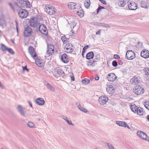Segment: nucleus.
<instances>
[{"label":"nucleus","mask_w":149,"mask_h":149,"mask_svg":"<svg viewBox=\"0 0 149 149\" xmlns=\"http://www.w3.org/2000/svg\"><path fill=\"white\" fill-rule=\"evenodd\" d=\"M57 75L58 77H63L65 75L64 71L61 69H58L57 71Z\"/></svg>","instance_id":"cd10ccee"},{"label":"nucleus","mask_w":149,"mask_h":149,"mask_svg":"<svg viewBox=\"0 0 149 149\" xmlns=\"http://www.w3.org/2000/svg\"><path fill=\"white\" fill-rule=\"evenodd\" d=\"M71 80L72 81H74L75 80L74 77L71 76Z\"/></svg>","instance_id":"052dcab7"},{"label":"nucleus","mask_w":149,"mask_h":149,"mask_svg":"<svg viewBox=\"0 0 149 149\" xmlns=\"http://www.w3.org/2000/svg\"><path fill=\"white\" fill-rule=\"evenodd\" d=\"M61 39L63 43H66L67 41V38L65 37V36H63L61 38Z\"/></svg>","instance_id":"a18cd8bd"},{"label":"nucleus","mask_w":149,"mask_h":149,"mask_svg":"<svg viewBox=\"0 0 149 149\" xmlns=\"http://www.w3.org/2000/svg\"><path fill=\"white\" fill-rule=\"evenodd\" d=\"M141 6L142 7L147 8L148 7V4L144 1H142L140 3Z\"/></svg>","instance_id":"c756f323"},{"label":"nucleus","mask_w":149,"mask_h":149,"mask_svg":"<svg viewBox=\"0 0 149 149\" xmlns=\"http://www.w3.org/2000/svg\"><path fill=\"white\" fill-rule=\"evenodd\" d=\"M138 107L135 104L132 105L131 106V109L132 111L134 113H136L137 111Z\"/></svg>","instance_id":"2f4dec72"},{"label":"nucleus","mask_w":149,"mask_h":149,"mask_svg":"<svg viewBox=\"0 0 149 149\" xmlns=\"http://www.w3.org/2000/svg\"><path fill=\"white\" fill-rule=\"evenodd\" d=\"M137 5L134 2L132 1L128 5V8L131 10H135L137 9Z\"/></svg>","instance_id":"6ab92c4d"},{"label":"nucleus","mask_w":149,"mask_h":149,"mask_svg":"<svg viewBox=\"0 0 149 149\" xmlns=\"http://www.w3.org/2000/svg\"><path fill=\"white\" fill-rule=\"evenodd\" d=\"M144 90L143 88L141 87L139 85H136L134 89L135 93L137 95L142 94L144 92Z\"/></svg>","instance_id":"9d476101"},{"label":"nucleus","mask_w":149,"mask_h":149,"mask_svg":"<svg viewBox=\"0 0 149 149\" xmlns=\"http://www.w3.org/2000/svg\"><path fill=\"white\" fill-rule=\"evenodd\" d=\"M107 144L109 149H115L114 147L111 144L107 143Z\"/></svg>","instance_id":"49530a36"},{"label":"nucleus","mask_w":149,"mask_h":149,"mask_svg":"<svg viewBox=\"0 0 149 149\" xmlns=\"http://www.w3.org/2000/svg\"><path fill=\"white\" fill-rule=\"evenodd\" d=\"M117 76L113 73H110L107 76V80L109 81L113 82L116 80Z\"/></svg>","instance_id":"9b49d317"},{"label":"nucleus","mask_w":149,"mask_h":149,"mask_svg":"<svg viewBox=\"0 0 149 149\" xmlns=\"http://www.w3.org/2000/svg\"><path fill=\"white\" fill-rule=\"evenodd\" d=\"M32 32V29L30 27L27 26L25 28L24 31V34L25 37H28L31 35Z\"/></svg>","instance_id":"f8f14e48"},{"label":"nucleus","mask_w":149,"mask_h":149,"mask_svg":"<svg viewBox=\"0 0 149 149\" xmlns=\"http://www.w3.org/2000/svg\"><path fill=\"white\" fill-rule=\"evenodd\" d=\"M149 51L146 49L142 50L141 54V56L144 58H147L149 57Z\"/></svg>","instance_id":"a211bd4d"},{"label":"nucleus","mask_w":149,"mask_h":149,"mask_svg":"<svg viewBox=\"0 0 149 149\" xmlns=\"http://www.w3.org/2000/svg\"><path fill=\"white\" fill-rule=\"evenodd\" d=\"M110 26L108 24H103V30H107V28H109Z\"/></svg>","instance_id":"58836bf2"},{"label":"nucleus","mask_w":149,"mask_h":149,"mask_svg":"<svg viewBox=\"0 0 149 149\" xmlns=\"http://www.w3.org/2000/svg\"><path fill=\"white\" fill-rule=\"evenodd\" d=\"M94 54L93 52H91L88 53L86 55V58L87 59L89 60L93 58L94 57Z\"/></svg>","instance_id":"393cba45"},{"label":"nucleus","mask_w":149,"mask_h":149,"mask_svg":"<svg viewBox=\"0 0 149 149\" xmlns=\"http://www.w3.org/2000/svg\"><path fill=\"white\" fill-rule=\"evenodd\" d=\"M82 83L85 85H87L89 83L90 81L89 79L85 78L82 81Z\"/></svg>","instance_id":"e433bc0d"},{"label":"nucleus","mask_w":149,"mask_h":149,"mask_svg":"<svg viewBox=\"0 0 149 149\" xmlns=\"http://www.w3.org/2000/svg\"><path fill=\"white\" fill-rule=\"evenodd\" d=\"M144 71L146 75L149 74V69L148 68H145L144 69Z\"/></svg>","instance_id":"c03bdc74"},{"label":"nucleus","mask_w":149,"mask_h":149,"mask_svg":"<svg viewBox=\"0 0 149 149\" xmlns=\"http://www.w3.org/2000/svg\"><path fill=\"white\" fill-rule=\"evenodd\" d=\"M112 65L114 67H116L118 65V63L116 61H113L112 63Z\"/></svg>","instance_id":"de8ad7c7"},{"label":"nucleus","mask_w":149,"mask_h":149,"mask_svg":"<svg viewBox=\"0 0 149 149\" xmlns=\"http://www.w3.org/2000/svg\"><path fill=\"white\" fill-rule=\"evenodd\" d=\"M136 134L137 136L141 139L149 141V137L145 133L139 130L137 131Z\"/></svg>","instance_id":"20e7f679"},{"label":"nucleus","mask_w":149,"mask_h":149,"mask_svg":"<svg viewBox=\"0 0 149 149\" xmlns=\"http://www.w3.org/2000/svg\"><path fill=\"white\" fill-rule=\"evenodd\" d=\"M0 87L1 88H3V85L1 83L0 81Z\"/></svg>","instance_id":"13d9d810"},{"label":"nucleus","mask_w":149,"mask_h":149,"mask_svg":"<svg viewBox=\"0 0 149 149\" xmlns=\"http://www.w3.org/2000/svg\"><path fill=\"white\" fill-rule=\"evenodd\" d=\"M61 118L63 119L69 125H71L72 126L74 125L72 123L71 121V120L69 121L68 120V118L66 116H63L61 117Z\"/></svg>","instance_id":"7c9ffc66"},{"label":"nucleus","mask_w":149,"mask_h":149,"mask_svg":"<svg viewBox=\"0 0 149 149\" xmlns=\"http://www.w3.org/2000/svg\"><path fill=\"white\" fill-rule=\"evenodd\" d=\"M11 41L13 43H14V41L13 40H12V41L11 40Z\"/></svg>","instance_id":"774afa93"},{"label":"nucleus","mask_w":149,"mask_h":149,"mask_svg":"<svg viewBox=\"0 0 149 149\" xmlns=\"http://www.w3.org/2000/svg\"><path fill=\"white\" fill-rule=\"evenodd\" d=\"M107 92L110 94H112L114 91V88L112 85L108 86L106 88Z\"/></svg>","instance_id":"412c9836"},{"label":"nucleus","mask_w":149,"mask_h":149,"mask_svg":"<svg viewBox=\"0 0 149 149\" xmlns=\"http://www.w3.org/2000/svg\"><path fill=\"white\" fill-rule=\"evenodd\" d=\"M108 100V98L107 96L103 95V104L104 103H105L107 102ZM103 105L104 104H103Z\"/></svg>","instance_id":"79ce46f5"},{"label":"nucleus","mask_w":149,"mask_h":149,"mask_svg":"<svg viewBox=\"0 0 149 149\" xmlns=\"http://www.w3.org/2000/svg\"><path fill=\"white\" fill-rule=\"evenodd\" d=\"M33 116L36 117V119L38 120V121L40 120V118L39 116L36 115H33Z\"/></svg>","instance_id":"3c124183"},{"label":"nucleus","mask_w":149,"mask_h":149,"mask_svg":"<svg viewBox=\"0 0 149 149\" xmlns=\"http://www.w3.org/2000/svg\"><path fill=\"white\" fill-rule=\"evenodd\" d=\"M146 118L149 121V115H148L146 117Z\"/></svg>","instance_id":"e2e57ef3"},{"label":"nucleus","mask_w":149,"mask_h":149,"mask_svg":"<svg viewBox=\"0 0 149 149\" xmlns=\"http://www.w3.org/2000/svg\"><path fill=\"white\" fill-rule=\"evenodd\" d=\"M99 79V76L97 75V76H96V77L95 78V80H98Z\"/></svg>","instance_id":"bf43d9fd"},{"label":"nucleus","mask_w":149,"mask_h":149,"mask_svg":"<svg viewBox=\"0 0 149 149\" xmlns=\"http://www.w3.org/2000/svg\"><path fill=\"white\" fill-rule=\"evenodd\" d=\"M99 1L102 3V0H99Z\"/></svg>","instance_id":"338daca9"},{"label":"nucleus","mask_w":149,"mask_h":149,"mask_svg":"<svg viewBox=\"0 0 149 149\" xmlns=\"http://www.w3.org/2000/svg\"><path fill=\"white\" fill-rule=\"evenodd\" d=\"M145 107L149 110V101H146L144 104Z\"/></svg>","instance_id":"ea45409f"},{"label":"nucleus","mask_w":149,"mask_h":149,"mask_svg":"<svg viewBox=\"0 0 149 149\" xmlns=\"http://www.w3.org/2000/svg\"><path fill=\"white\" fill-rule=\"evenodd\" d=\"M15 25L16 26V28L17 30V33H18V22H17V21H15Z\"/></svg>","instance_id":"5fc2aeb1"},{"label":"nucleus","mask_w":149,"mask_h":149,"mask_svg":"<svg viewBox=\"0 0 149 149\" xmlns=\"http://www.w3.org/2000/svg\"><path fill=\"white\" fill-rule=\"evenodd\" d=\"M136 112L138 115L140 116H142L144 113L143 109L140 107H138V109L137 111H136Z\"/></svg>","instance_id":"bb28decb"},{"label":"nucleus","mask_w":149,"mask_h":149,"mask_svg":"<svg viewBox=\"0 0 149 149\" xmlns=\"http://www.w3.org/2000/svg\"><path fill=\"white\" fill-rule=\"evenodd\" d=\"M7 51H8L10 54L13 55L14 54V52L12 49L10 48H8Z\"/></svg>","instance_id":"37998d69"},{"label":"nucleus","mask_w":149,"mask_h":149,"mask_svg":"<svg viewBox=\"0 0 149 149\" xmlns=\"http://www.w3.org/2000/svg\"><path fill=\"white\" fill-rule=\"evenodd\" d=\"M22 68L23 70H26L27 72L29 71V69L27 68V66L25 65L24 66L22 67Z\"/></svg>","instance_id":"603ef678"},{"label":"nucleus","mask_w":149,"mask_h":149,"mask_svg":"<svg viewBox=\"0 0 149 149\" xmlns=\"http://www.w3.org/2000/svg\"><path fill=\"white\" fill-rule=\"evenodd\" d=\"M2 21V20L0 19V25L1 26L3 25V23L1 22Z\"/></svg>","instance_id":"680f3d73"},{"label":"nucleus","mask_w":149,"mask_h":149,"mask_svg":"<svg viewBox=\"0 0 149 149\" xmlns=\"http://www.w3.org/2000/svg\"><path fill=\"white\" fill-rule=\"evenodd\" d=\"M102 9V6L99 5L98 8L96 10L97 14H98L100 12Z\"/></svg>","instance_id":"a19ab883"},{"label":"nucleus","mask_w":149,"mask_h":149,"mask_svg":"<svg viewBox=\"0 0 149 149\" xmlns=\"http://www.w3.org/2000/svg\"><path fill=\"white\" fill-rule=\"evenodd\" d=\"M101 30L100 29V30H99L98 31H97L96 32V34L97 35H100L101 33Z\"/></svg>","instance_id":"6e6d98bb"},{"label":"nucleus","mask_w":149,"mask_h":149,"mask_svg":"<svg viewBox=\"0 0 149 149\" xmlns=\"http://www.w3.org/2000/svg\"><path fill=\"white\" fill-rule=\"evenodd\" d=\"M103 4L106 5L107 4V2L103 0Z\"/></svg>","instance_id":"0e129e2a"},{"label":"nucleus","mask_w":149,"mask_h":149,"mask_svg":"<svg viewBox=\"0 0 149 149\" xmlns=\"http://www.w3.org/2000/svg\"><path fill=\"white\" fill-rule=\"evenodd\" d=\"M17 109L18 111L20 113L21 116L24 117L26 116V111L25 110L24 108L23 107L20 105H18L17 107Z\"/></svg>","instance_id":"1a4fd4ad"},{"label":"nucleus","mask_w":149,"mask_h":149,"mask_svg":"<svg viewBox=\"0 0 149 149\" xmlns=\"http://www.w3.org/2000/svg\"><path fill=\"white\" fill-rule=\"evenodd\" d=\"M61 59L63 62L65 63L68 62L69 61L68 56L66 54H64L61 55Z\"/></svg>","instance_id":"5701e85b"},{"label":"nucleus","mask_w":149,"mask_h":149,"mask_svg":"<svg viewBox=\"0 0 149 149\" xmlns=\"http://www.w3.org/2000/svg\"><path fill=\"white\" fill-rule=\"evenodd\" d=\"M113 57L115 59H120V57L119 56L118 54H115L114 55Z\"/></svg>","instance_id":"864d4df0"},{"label":"nucleus","mask_w":149,"mask_h":149,"mask_svg":"<svg viewBox=\"0 0 149 149\" xmlns=\"http://www.w3.org/2000/svg\"><path fill=\"white\" fill-rule=\"evenodd\" d=\"M17 2L9 3V5L14 10H17L20 8L29 7L30 4L29 1H25L24 0H16Z\"/></svg>","instance_id":"f257e3e1"},{"label":"nucleus","mask_w":149,"mask_h":149,"mask_svg":"<svg viewBox=\"0 0 149 149\" xmlns=\"http://www.w3.org/2000/svg\"><path fill=\"white\" fill-rule=\"evenodd\" d=\"M76 14L80 17H82L84 15V11L82 9H81L77 12Z\"/></svg>","instance_id":"c85d7f7f"},{"label":"nucleus","mask_w":149,"mask_h":149,"mask_svg":"<svg viewBox=\"0 0 149 149\" xmlns=\"http://www.w3.org/2000/svg\"><path fill=\"white\" fill-rule=\"evenodd\" d=\"M41 18L37 16V17L31 18L29 20V23L30 26L33 28L38 27L40 24V21L41 20Z\"/></svg>","instance_id":"f03ea898"},{"label":"nucleus","mask_w":149,"mask_h":149,"mask_svg":"<svg viewBox=\"0 0 149 149\" xmlns=\"http://www.w3.org/2000/svg\"><path fill=\"white\" fill-rule=\"evenodd\" d=\"M28 13L26 10L21 9L18 13L19 16L21 18L26 17L28 15Z\"/></svg>","instance_id":"6e6552de"},{"label":"nucleus","mask_w":149,"mask_h":149,"mask_svg":"<svg viewBox=\"0 0 149 149\" xmlns=\"http://www.w3.org/2000/svg\"><path fill=\"white\" fill-rule=\"evenodd\" d=\"M72 45L71 44L67 43L65 47V49L67 50L66 52L67 53L72 52L73 51V49L72 48Z\"/></svg>","instance_id":"dca6fc26"},{"label":"nucleus","mask_w":149,"mask_h":149,"mask_svg":"<svg viewBox=\"0 0 149 149\" xmlns=\"http://www.w3.org/2000/svg\"><path fill=\"white\" fill-rule=\"evenodd\" d=\"M89 47V45H86L84 46L83 48V50L82 51V52L81 55H82L83 57L84 58V54L86 52V50Z\"/></svg>","instance_id":"c9c22d12"},{"label":"nucleus","mask_w":149,"mask_h":149,"mask_svg":"<svg viewBox=\"0 0 149 149\" xmlns=\"http://www.w3.org/2000/svg\"><path fill=\"white\" fill-rule=\"evenodd\" d=\"M116 124L119 126L125 127H127L129 129H130V127L125 122L117 121H116Z\"/></svg>","instance_id":"f3484780"},{"label":"nucleus","mask_w":149,"mask_h":149,"mask_svg":"<svg viewBox=\"0 0 149 149\" xmlns=\"http://www.w3.org/2000/svg\"><path fill=\"white\" fill-rule=\"evenodd\" d=\"M28 126L31 128H35V125L34 123L31 122H29L27 123Z\"/></svg>","instance_id":"4c0bfd02"},{"label":"nucleus","mask_w":149,"mask_h":149,"mask_svg":"<svg viewBox=\"0 0 149 149\" xmlns=\"http://www.w3.org/2000/svg\"><path fill=\"white\" fill-rule=\"evenodd\" d=\"M71 32L72 33V34H73L74 33V31L72 29V30Z\"/></svg>","instance_id":"69168bd1"},{"label":"nucleus","mask_w":149,"mask_h":149,"mask_svg":"<svg viewBox=\"0 0 149 149\" xmlns=\"http://www.w3.org/2000/svg\"><path fill=\"white\" fill-rule=\"evenodd\" d=\"M102 96H100L99 99L98 101L99 102L100 104L101 105L102 104Z\"/></svg>","instance_id":"09e8293b"},{"label":"nucleus","mask_w":149,"mask_h":149,"mask_svg":"<svg viewBox=\"0 0 149 149\" xmlns=\"http://www.w3.org/2000/svg\"><path fill=\"white\" fill-rule=\"evenodd\" d=\"M35 59V63L38 66L40 67H42L44 66L45 62L43 59L38 58L37 57Z\"/></svg>","instance_id":"4468645a"},{"label":"nucleus","mask_w":149,"mask_h":149,"mask_svg":"<svg viewBox=\"0 0 149 149\" xmlns=\"http://www.w3.org/2000/svg\"><path fill=\"white\" fill-rule=\"evenodd\" d=\"M46 86L47 88L48 89H50L51 91H54L55 89L53 87H52L51 85H50L49 83H47L46 85Z\"/></svg>","instance_id":"72a5a7b5"},{"label":"nucleus","mask_w":149,"mask_h":149,"mask_svg":"<svg viewBox=\"0 0 149 149\" xmlns=\"http://www.w3.org/2000/svg\"><path fill=\"white\" fill-rule=\"evenodd\" d=\"M45 11L47 14L51 15H53L55 13L54 8L50 5L45 6Z\"/></svg>","instance_id":"39448f33"},{"label":"nucleus","mask_w":149,"mask_h":149,"mask_svg":"<svg viewBox=\"0 0 149 149\" xmlns=\"http://www.w3.org/2000/svg\"><path fill=\"white\" fill-rule=\"evenodd\" d=\"M8 48L4 44H1V47L0 49L3 52H6L7 51Z\"/></svg>","instance_id":"473e14b6"},{"label":"nucleus","mask_w":149,"mask_h":149,"mask_svg":"<svg viewBox=\"0 0 149 149\" xmlns=\"http://www.w3.org/2000/svg\"><path fill=\"white\" fill-rule=\"evenodd\" d=\"M135 57V53L132 50H129L127 51L126 54V57L128 60H132Z\"/></svg>","instance_id":"0eeeda50"},{"label":"nucleus","mask_w":149,"mask_h":149,"mask_svg":"<svg viewBox=\"0 0 149 149\" xmlns=\"http://www.w3.org/2000/svg\"><path fill=\"white\" fill-rule=\"evenodd\" d=\"M127 0H118L116 3V5L118 4L120 7H124L128 3Z\"/></svg>","instance_id":"2eb2a0df"},{"label":"nucleus","mask_w":149,"mask_h":149,"mask_svg":"<svg viewBox=\"0 0 149 149\" xmlns=\"http://www.w3.org/2000/svg\"><path fill=\"white\" fill-rule=\"evenodd\" d=\"M89 65H91V66H93L95 65V64H94V63L95 62L93 61H92V60H89Z\"/></svg>","instance_id":"8fccbe9b"},{"label":"nucleus","mask_w":149,"mask_h":149,"mask_svg":"<svg viewBox=\"0 0 149 149\" xmlns=\"http://www.w3.org/2000/svg\"><path fill=\"white\" fill-rule=\"evenodd\" d=\"M76 104L77 105V107L81 111L85 113H87L88 112V111L87 109L83 107H81L79 103L77 102L76 103Z\"/></svg>","instance_id":"a878e982"},{"label":"nucleus","mask_w":149,"mask_h":149,"mask_svg":"<svg viewBox=\"0 0 149 149\" xmlns=\"http://www.w3.org/2000/svg\"><path fill=\"white\" fill-rule=\"evenodd\" d=\"M38 30L42 34L47 36L48 35V30L45 25L43 24H40L38 26Z\"/></svg>","instance_id":"7ed1b4c3"},{"label":"nucleus","mask_w":149,"mask_h":149,"mask_svg":"<svg viewBox=\"0 0 149 149\" xmlns=\"http://www.w3.org/2000/svg\"><path fill=\"white\" fill-rule=\"evenodd\" d=\"M139 81L137 77H134L131 79L130 83L134 85H136L139 83Z\"/></svg>","instance_id":"4be33fe9"},{"label":"nucleus","mask_w":149,"mask_h":149,"mask_svg":"<svg viewBox=\"0 0 149 149\" xmlns=\"http://www.w3.org/2000/svg\"><path fill=\"white\" fill-rule=\"evenodd\" d=\"M47 54L48 55V56H49L54 53V47L51 44H47Z\"/></svg>","instance_id":"423d86ee"},{"label":"nucleus","mask_w":149,"mask_h":149,"mask_svg":"<svg viewBox=\"0 0 149 149\" xmlns=\"http://www.w3.org/2000/svg\"><path fill=\"white\" fill-rule=\"evenodd\" d=\"M84 6L86 8L89 7L91 3L90 0H86L84 2Z\"/></svg>","instance_id":"f704fd0d"},{"label":"nucleus","mask_w":149,"mask_h":149,"mask_svg":"<svg viewBox=\"0 0 149 149\" xmlns=\"http://www.w3.org/2000/svg\"><path fill=\"white\" fill-rule=\"evenodd\" d=\"M35 103L39 105H42L45 103L44 99L42 98H39L37 99L35 101Z\"/></svg>","instance_id":"aec40b11"},{"label":"nucleus","mask_w":149,"mask_h":149,"mask_svg":"<svg viewBox=\"0 0 149 149\" xmlns=\"http://www.w3.org/2000/svg\"><path fill=\"white\" fill-rule=\"evenodd\" d=\"M28 51L31 56L34 59H36L37 55L35 52L34 48L32 46L29 47L28 48Z\"/></svg>","instance_id":"ddd939ff"},{"label":"nucleus","mask_w":149,"mask_h":149,"mask_svg":"<svg viewBox=\"0 0 149 149\" xmlns=\"http://www.w3.org/2000/svg\"><path fill=\"white\" fill-rule=\"evenodd\" d=\"M76 4L72 2H70L68 3V6L69 8L71 10H74L76 11Z\"/></svg>","instance_id":"b1692460"},{"label":"nucleus","mask_w":149,"mask_h":149,"mask_svg":"<svg viewBox=\"0 0 149 149\" xmlns=\"http://www.w3.org/2000/svg\"><path fill=\"white\" fill-rule=\"evenodd\" d=\"M28 103L29 104L30 106V107H33V106H32V104L31 103V102L29 100H28Z\"/></svg>","instance_id":"4d7b16f0"}]
</instances>
